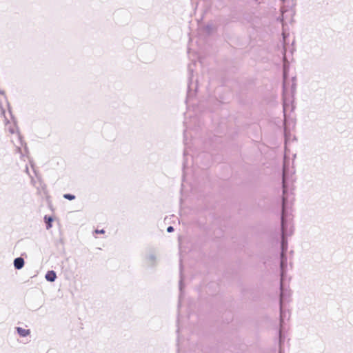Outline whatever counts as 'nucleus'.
<instances>
[{"label":"nucleus","instance_id":"f03ea898","mask_svg":"<svg viewBox=\"0 0 353 353\" xmlns=\"http://www.w3.org/2000/svg\"><path fill=\"white\" fill-rule=\"evenodd\" d=\"M14 265L16 269H21L23 267L24 265V260L23 258L21 257H19V258H17L14 259Z\"/></svg>","mask_w":353,"mask_h":353},{"label":"nucleus","instance_id":"39448f33","mask_svg":"<svg viewBox=\"0 0 353 353\" xmlns=\"http://www.w3.org/2000/svg\"><path fill=\"white\" fill-rule=\"evenodd\" d=\"M44 219H45L46 223H47V229H50L52 227V219L50 216H46Z\"/></svg>","mask_w":353,"mask_h":353},{"label":"nucleus","instance_id":"7ed1b4c3","mask_svg":"<svg viewBox=\"0 0 353 353\" xmlns=\"http://www.w3.org/2000/svg\"><path fill=\"white\" fill-rule=\"evenodd\" d=\"M57 276L54 271H49L46 274V279L49 281H54Z\"/></svg>","mask_w":353,"mask_h":353},{"label":"nucleus","instance_id":"423d86ee","mask_svg":"<svg viewBox=\"0 0 353 353\" xmlns=\"http://www.w3.org/2000/svg\"><path fill=\"white\" fill-rule=\"evenodd\" d=\"M63 197L68 200H73L75 199V196L70 194H65Z\"/></svg>","mask_w":353,"mask_h":353},{"label":"nucleus","instance_id":"20e7f679","mask_svg":"<svg viewBox=\"0 0 353 353\" xmlns=\"http://www.w3.org/2000/svg\"><path fill=\"white\" fill-rule=\"evenodd\" d=\"M17 332H18L19 334L21 336H26L30 334V330H29L24 329V328H22V327H17Z\"/></svg>","mask_w":353,"mask_h":353},{"label":"nucleus","instance_id":"f257e3e1","mask_svg":"<svg viewBox=\"0 0 353 353\" xmlns=\"http://www.w3.org/2000/svg\"><path fill=\"white\" fill-rule=\"evenodd\" d=\"M11 141H12L14 145L16 147L17 150L18 152H21V149L23 145L21 135L18 132H12Z\"/></svg>","mask_w":353,"mask_h":353},{"label":"nucleus","instance_id":"0eeeda50","mask_svg":"<svg viewBox=\"0 0 353 353\" xmlns=\"http://www.w3.org/2000/svg\"><path fill=\"white\" fill-rule=\"evenodd\" d=\"M95 232H96V233H99V234H104V233H105V231H104L103 230H95Z\"/></svg>","mask_w":353,"mask_h":353},{"label":"nucleus","instance_id":"6e6552de","mask_svg":"<svg viewBox=\"0 0 353 353\" xmlns=\"http://www.w3.org/2000/svg\"><path fill=\"white\" fill-rule=\"evenodd\" d=\"M173 230H174V228H173V227H172V226H169V227L168 228V229H167V231H168V232H172Z\"/></svg>","mask_w":353,"mask_h":353}]
</instances>
